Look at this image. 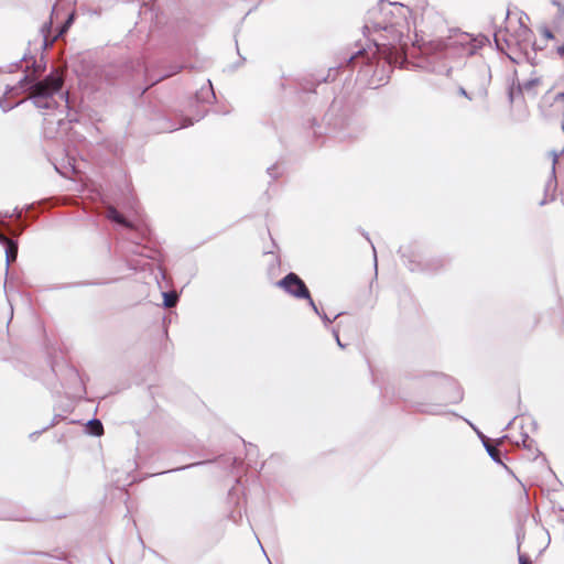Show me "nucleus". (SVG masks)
<instances>
[{
    "mask_svg": "<svg viewBox=\"0 0 564 564\" xmlns=\"http://www.w3.org/2000/svg\"><path fill=\"white\" fill-rule=\"evenodd\" d=\"M377 12L376 9L368 11V18L362 26V34L367 39L368 45L365 47L360 45L358 50L349 56L344 57L345 64L340 63L336 67H330L326 76L315 77L313 80H305L301 84V89L305 93L315 91L321 83L335 80L337 73L343 67L355 68L359 65L356 80L361 85L377 88L388 83L390 74L393 70V62L397 54L394 44L389 40L386 34H380L378 39H369L371 32H386L392 35L393 40H400L401 33L391 23L371 22V17Z\"/></svg>",
    "mask_w": 564,
    "mask_h": 564,
    "instance_id": "1",
    "label": "nucleus"
},
{
    "mask_svg": "<svg viewBox=\"0 0 564 564\" xmlns=\"http://www.w3.org/2000/svg\"><path fill=\"white\" fill-rule=\"evenodd\" d=\"M32 59L31 67L35 75L25 74L18 83V86L23 90L31 91L30 99L33 105L39 109L52 110L54 116L57 115L55 122L62 126L64 120L67 119L69 123L77 122L76 113H72L70 101L68 93L63 91V77L55 69L51 70L46 76L40 78L46 69V62L42 55L37 62L34 56L24 54L21 62H29Z\"/></svg>",
    "mask_w": 564,
    "mask_h": 564,
    "instance_id": "2",
    "label": "nucleus"
},
{
    "mask_svg": "<svg viewBox=\"0 0 564 564\" xmlns=\"http://www.w3.org/2000/svg\"><path fill=\"white\" fill-rule=\"evenodd\" d=\"M325 131L318 126L319 130H314V135L319 137L324 133H333L341 141H354L360 138L367 128L365 120L355 113L344 96H337L333 99L330 106L323 117Z\"/></svg>",
    "mask_w": 564,
    "mask_h": 564,
    "instance_id": "3",
    "label": "nucleus"
},
{
    "mask_svg": "<svg viewBox=\"0 0 564 564\" xmlns=\"http://www.w3.org/2000/svg\"><path fill=\"white\" fill-rule=\"evenodd\" d=\"M106 217L110 220L119 232V238L131 245V248L127 251L116 249V253L119 258L124 261L126 265L130 270H137V265L132 260L128 259V253L145 257L153 259L155 252L151 249L148 243L150 242V229L144 224H137L128 219L117 208L109 207L106 212Z\"/></svg>",
    "mask_w": 564,
    "mask_h": 564,
    "instance_id": "4",
    "label": "nucleus"
},
{
    "mask_svg": "<svg viewBox=\"0 0 564 564\" xmlns=\"http://www.w3.org/2000/svg\"><path fill=\"white\" fill-rule=\"evenodd\" d=\"M403 264L412 272L436 273L448 263L445 257H432L423 259L415 246H401L398 250Z\"/></svg>",
    "mask_w": 564,
    "mask_h": 564,
    "instance_id": "5",
    "label": "nucleus"
},
{
    "mask_svg": "<svg viewBox=\"0 0 564 564\" xmlns=\"http://www.w3.org/2000/svg\"><path fill=\"white\" fill-rule=\"evenodd\" d=\"M429 378L435 394L445 400V404H458L463 401L464 391L453 377L433 372L429 375Z\"/></svg>",
    "mask_w": 564,
    "mask_h": 564,
    "instance_id": "6",
    "label": "nucleus"
},
{
    "mask_svg": "<svg viewBox=\"0 0 564 564\" xmlns=\"http://www.w3.org/2000/svg\"><path fill=\"white\" fill-rule=\"evenodd\" d=\"M275 285L295 299L307 300L312 310H316V304L311 296V292L305 282L294 272H289L279 280Z\"/></svg>",
    "mask_w": 564,
    "mask_h": 564,
    "instance_id": "7",
    "label": "nucleus"
},
{
    "mask_svg": "<svg viewBox=\"0 0 564 564\" xmlns=\"http://www.w3.org/2000/svg\"><path fill=\"white\" fill-rule=\"evenodd\" d=\"M170 54L177 58V62L171 63L164 67V73L159 76L156 79L152 82L158 83L162 79L169 78L178 74L182 69L191 67L186 62L193 55V47L188 44L186 45H175L170 48Z\"/></svg>",
    "mask_w": 564,
    "mask_h": 564,
    "instance_id": "8",
    "label": "nucleus"
},
{
    "mask_svg": "<svg viewBox=\"0 0 564 564\" xmlns=\"http://www.w3.org/2000/svg\"><path fill=\"white\" fill-rule=\"evenodd\" d=\"M153 129L158 132H172L181 128H186L193 124L188 118L172 119L166 113H158L152 118Z\"/></svg>",
    "mask_w": 564,
    "mask_h": 564,
    "instance_id": "9",
    "label": "nucleus"
},
{
    "mask_svg": "<svg viewBox=\"0 0 564 564\" xmlns=\"http://www.w3.org/2000/svg\"><path fill=\"white\" fill-rule=\"evenodd\" d=\"M0 245L3 247L6 252V271L8 272L10 263L15 261L18 257V239L10 238L4 232L0 231Z\"/></svg>",
    "mask_w": 564,
    "mask_h": 564,
    "instance_id": "10",
    "label": "nucleus"
},
{
    "mask_svg": "<svg viewBox=\"0 0 564 564\" xmlns=\"http://www.w3.org/2000/svg\"><path fill=\"white\" fill-rule=\"evenodd\" d=\"M508 438V435H503L501 436L500 438L497 440V443L496 445H492L491 443L490 444H485V449L486 452L488 453V455L490 456V458L498 465H501L503 466L507 470H509V467L503 463L502 458H503V454L502 452L498 448L501 443Z\"/></svg>",
    "mask_w": 564,
    "mask_h": 564,
    "instance_id": "11",
    "label": "nucleus"
},
{
    "mask_svg": "<svg viewBox=\"0 0 564 564\" xmlns=\"http://www.w3.org/2000/svg\"><path fill=\"white\" fill-rule=\"evenodd\" d=\"M17 90V86H7L4 95L0 97V108L3 112L10 111L23 102L22 100H10Z\"/></svg>",
    "mask_w": 564,
    "mask_h": 564,
    "instance_id": "12",
    "label": "nucleus"
},
{
    "mask_svg": "<svg viewBox=\"0 0 564 564\" xmlns=\"http://www.w3.org/2000/svg\"><path fill=\"white\" fill-rule=\"evenodd\" d=\"M445 404L441 403H423V402H414L412 403V409L415 412L423 413V414H430V415H440L443 414V406Z\"/></svg>",
    "mask_w": 564,
    "mask_h": 564,
    "instance_id": "13",
    "label": "nucleus"
},
{
    "mask_svg": "<svg viewBox=\"0 0 564 564\" xmlns=\"http://www.w3.org/2000/svg\"><path fill=\"white\" fill-rule=\"evenodd\" d=\"M533 37V31L529 26H519L512 40L516 45L521 47L523 44H529Z\"/></svg>",
    "mask_w": 564,
    "mask_h": 564,
    "instance_id": "14",
    "label": "nucleus"
},
{
    "mask_svg": "<svg viewBox=\"0 0 564 564\" xmlns=\"http://www.w3.org/2000/svg\"><path fill=\"white\" fill-rule=\"evenodd\" d=\"M11 217H15V218L21 217V210L19 209V207H15L12 213L0 212V226L4 227L9 232L19 236L23 231L24 228L21 227V228H18L17 230L11 229V227L4 220L6 218H11Z\"/></svg>",
    "mask_w": 564,
    "mask_h": 564,
    "instance_id": "15",
    "label": "nucleus"
},
{
    "mask_svg": "<svg viewBox=\"0 0 564 564\" xmlns=\"http://www.w3.org/2000/svg\"><path fill=\"white\" fill-rule=\"evenodd\" d=\"M494 42H495L496 48L499 52H505L506 47L511 48L513 45L512 36L508 37V36L503 35L501 30H497L494 33Z\"/></svg>",
    "mask_w": 564,
    "mask_h": 564,
    "instance_id": "16",
    "label": "nucleus"
},
{
    "mask_svg": "<svg viewBox=\"0 0 564 564\" xmlns=\"http://www.w3.org/2000/svg\"><path fill=\"white\" fill-rule=\"evenodd\" d=\"M118 280H119V278L93 280V281H83V282H77V283H73V284H65V285L55 286L54 289H63V288H68V286L107 285V284L115 283Z\"/></svg>",
    "mask_w": 564,
    "mask_h": 564,
    "instance_id": "17",
    "label": "nucleus"
},
{
    "mask_svg": "<svg viewBox=\"0 0 564 564\" xmlns=\"http://www.w3.org/2000/svg\"><path fill=\"white\" fill-rule=\"evenodd\" d=\"M207 87H202L200 90L195 94V98L198 102H209L210 98H216L210 80H207Z\"/></svg>",
    "mask_w": 564,
    "mask_h": 564,
    "instance_id": "18",
    "label": "nucleus"
},
{
    "mask_svg": "<svg viewBox=\"0 0 564 564\" xmlns=\"http://www.w3.org/2000/svg\"><path fill=\"white\" fill-rule=\"evenodd\" d=\"M85 431L88 435L100 436L104 433V426L99 419H91L87 422Z\"/></svg>",
    "mask_w": 564,
    "mask_h": 564,
    "instance_id": "19",
    "label": "nucleus"
},
{
    "mask_svg": "<svg viewBox=\"0 0 564 564\" xmlns=\"http://www.w3.org/2000/svg\"><path fill=\"white\" fill-rule=\"evenodd\" d=\"M521 444L523 448L528 451L534 449V459H536L539 456L542 455V452L535 446V441L532 440L528 433L522 432L521 433Z\"/></svg>",
    "mask_w": 564,
    "mask_h": 564,
    "instance_id": "20",
    "label": "nucleus"
},
{
    "mask_svg": "<svg viewBox=\"0 0 564 564\" xmlns=\"http://www.w3.org/2000/svg\"><path fill=\"white\" fill-rule=\"evenodd\" d=\"M162 296H163L162 305L165 308L175 306L176 303L178 302V297H180L175 291L162 292Z\"/></svg>",
    "mask_w": 564,
    "mask_h": 564,
    "instance_id": "21",
    "label": "nucleus"
},
{
    "mask_svg": "<svg viewBox=\"0 0 564 564\" xmlns=\"http://www.w3.org/2000/svg\"><path fill=\"white\" fill-rule=\"evenodd\" d=\"M540 83L539 78H531L518 85L517 94L522 95L524 91L530 93Z\"/></svg>",
    "mask_w": 564,
    "mask_h": 564,
    "instance_id": "22",
    "label": "nucleus"
},
{
    "mask_svg": "<svg viewBox=\"0 0 564 564\" xmlns=\"http://www.w3.org/2000/svg\"><path fill=\"white\" fill-rule=\"evenodd\" d=\"M432 73H435V74H441V75H445V76H449L451 72H452V67L447 66V64L445 63H441V62H437L435 65L431 66V68H429Z\"/></svg>",
    "mask_w": 564,
    "mask_h": 564,
    "instance_id": "23",
    "label": "nucleus"
},
{
    "mask_svg": "<svg viewBox=\"0 0 564 564\" xmlns=\"http://www.w3.org/2000/svg\"><path fill=\"white\" fill-rule=\"evenodd\" d=\"M25 519V517L21 516L18 512L0 511V520L23 521Z\"/></svg>",
    "mask_w": 564,
    "mask_h": 564,
    "instance_id": "24",
    "label": "nucleus"
},
{
    "mask_svg": "<svg viewBox=\"0 0 564 564\" xmlns=\"http://www.w3.org/2000/svg\"><path fill=\"white\" fill-rule=\"evenodd\" d=\"M314 313L316 315H318L321 317V319L323 321L324 325L327 327L328 325H330L337 317H339L340 315H343V313H338L336 314L333 318H329L328 315L325 313V312H322L318 310V307L316 306V310H313Z\"/></svg>",
    "mask_w": 564,
    "mask_h": 564,
    "instance_id": "25",
    "label": "nucleus"
},
{
    "mask_svg": "<svg viewBox=\"0 0 564 564\" xmlns=\"http://www.w3.org/2000/svg\"><path fill=\"white\" fill-rule=\"evenodd\" d=\"M209 463H212V460L196 462V463L188 464V465H185V466H182V467H177V468H173V469H170V470H166V471H162L161 474L185 470V469H189V468H193V467H196V466H202V465L209 464Z\"/></svg>",
    "mask_w": 564,
    "mask_h": 564,
    "instance_id": "26",
    "label": "nucleus"
},
{
    "mask_svg": "<svg viewBox=\"0 0 564 564\" xmlns=\"http://www.w3.org/2000/svg\"><path fill=\"white\" fill-rule=\"evenodd\" d=\"M267 173L272 180H276L282 175L280 171V166L278 164H273L267 169Z\"/></svg>",
    "mask_w": 564,
    "mask_h": 564,
    "instance_id": "27",
    "label": "nucleus"
},
{
    "mask_svg": "<svg viewBox=\"0 0 564 564\" xmlns=\"http://www.w3.org/2000/svg\"><path fill=\"white\" fill-rule=\"evenodd\" d=\"M518 561L519 564H532L530 556L520 552V542L518 543Z\"/></svg>",
    "mask_w": 564,
    "mask_h": 564,
    "instance_id": "28",
    "label": "nucleus"
},
{
    "mask_svg": "<svg viewBox=\"0 0 564 564\" xmlns=\"http://www.w3.org/2000/svg\"><path fill=\"white\" fill-rule=\"evenodd\" d=\"M69 375H70V378H72L73 380L78 381V383H79V386H80V390H82L83 392H85V388H84L83 381H82V379H80V377H79V373H78L76 370L70 369V370H69Z\"/></svg>",
    "mask_w": 564,
    "mask_h": 564,
    "instance_id": "29",
    "label": "nucleus"
},
{
    "mask_svg": "<svg viewBox=\"0 0 564 564\" xmlns=\"http://www.w3.org/2000/svg\"><path fill=\"white\" fill-rule=\"evenodd\" d=\"M74 19H75V14L70 13L68 15V18L66 19L65 24H64L63 29L61 30L59 34H63L70 26V24L74 22Z\"/></svg>",
    "mask_w": 564,
    "mask_h": 564,
    "instance_id": "30",
    "label": "nucleus"
},
{
    "mask_svg": "<svg viewBox=\"0 0 564 564\" xmlns=\"http://www.w3.org/2000/svg\"><path fill=\"white\" fill-rule=\"evenodd\" d=\"M229 518H230L235 523H238V522L241 520V518H242V513H241V511H240V510H239V511H237V512H236V511H232V512L230 513Z\"/></svg>",
    "mask_w": 564,
    "mask_h": 564,
    "instance_id": "31",
    "label": "nucleus"
},
{
    "mask_svg": "<svg viewBox=\"0 0 564 564\" xmlns=\"http://www.w3.org/2000/svg\"><path fill=\"white\" fill-rule=\"evenodd\" d=\"M61 417H62V415H59V414L55 415V416L53 417V420L51 421V423H50V424H47L46 426H44V427L42 429V431H47L48 429L53 427V426L57 423L58 419H61Z\"/></svg>",
    "mask_w": 564,
    "mask_h": 564,
    "instance_id": "32",
    "label": "nucleus"
},
{
    "mask_svg": "<svg viewBox=\"0 0 564 564\" xmlns=\"http://www.w3.org/2000/svg\"><path fill=\"white\" fill-rule=\"evenodd\" d=\"M477 436L479 437L484 446L485 444H490V440L481 431L478 432Z\"/></svg>",
    "mask_w": 564,
    "mask_h": 564,
    "instance_id": "33",
    "label": "nucleus"
},
{
    "mask_svg": "<svg viewBox=\"0 0 564 564\" xmlns=\"http://www.w3.org/2000/svg\"><path fill=\"white\" fill-rule=\"evenodd\" d=\"M552 155H553L552 175L554 176L555 175V164L557 162L560 154L556 153L555 151H552Z\"/></svg>",
    "mask_w": 564,
    "mask_h": 564,
    "instance_id": "34",
    "label": "nucleus"
},
{
    "mask_svg": "<svg viewBox=\"0 0 564 564\" xmlns=\"http://www.w3.org/2000/svg\"><path fill=\"white\" fill-rule=\"evenodd\" d=\"M542 34H543V36H544L545 39H549V40H551V39H553V37H554V35H553L552 31H551L550 29H547V28H545V29L543 30Z\"/></svg>",
    "mask_w": 564,
    "mask_h": 564,
    "instance_id": "35",
    "label": "nucleus"
},
{
    "mask_svg": "<svg viewBox=\"0 0 564 564\" xmlns=\"http://www.w3.org/2000/svg\"><path fill=\"white\" fill-rule=\"evenodd\" d=\"M44 431L42 430H39V431H35V432H32L30 435H29V438L32 440V441H35Z\"/></svg>",
    "mask_w": 564,
    "mask_h": 564,
    "instance_id": "36",
    "label": "nucleus"
},
{
    "mask_svg": "<svg viewBox=\"0 0 564 564\" xmlns=\"http://www.w3.org/2000/svg\"><path fill=\"white\" fill-rule=\"evenodd\" d=\"M333 335H334V337H335V339H336L337 345H338L339 347L344 348V345L341 344V340L339 339L338 332H337L335 328L333 329Z\"/></svg>",
    "mask_w": 564,
    "mask_h": 564,
    "instance_id": "37",
    "label": "nucleus"
},
{
    "mask_svg": "<svg viewBox=\"0 0 564 564\" xmlns=\"http://www.w3.org/2000/svg\"><path fill=\"white\" fill-rule=\"evenodd\" d=\"M508 97H509V100L510 102H513L514 101V98H516V93L513 90V88L511 87L508 91Z\"/></svg>",
    "mask_w": 564,
    "mask_h": 564,
    "instance_id": "38",
    "label": "nucleus"
},
{
    "mask_svg": "<svg viewBox=\"0 0 564 564\" xmlns=\"http://www.w3.org/2000/svg\"><path fill=\"white\" fill-rule=\"evenodd\" d=\"M458 94H459L460 96H464V97L468 98V99H471V98H470V96L468 95V93L466 91V89H465V88H463V87H459V89H458Z\"/></svg>",
    "mask_w": 564,
    "mask_h": 564,
    "instance_id": "39",
    "label": "nucleus"
},
{
    "mask_svg": "<svg viewBox=\"0 0 564 564\" xmlns=\"http://www.w3.org/2000/svg\"><path fill=\"white\" fill-rule=\"evenodd\" d=\"M51 28H52V22L44 23L43 26L41 28V31L44 33L46 30L50 31Z\"/></svg>",
    "mask_w": 564,
    "mask_h": 564,
    "instance_id": "40",
    "label": "nucleus"
},
{
    "mask_svg": "<svg viewBox=\"0 0 564 564\" xmlns=\"http://www.w3.org/2000/svg\"><path fill=\"white\" fill-rule=\"evenodd\" d=\"M468 425L471 426V429L476 432V434H478V432H480L469 420L467 419H464Z\"/></svg>",
    "mask_w": 564,
    "mask_h": 564,
    "instance_id": "41",
    "label": "nucleus"
},
{
    "mask_svg": "<svg viewBox=\"0 0 564 564\" xmlns=\"http://www.w3.org/2000/svg\"><path fill=\"white\" fill-rule=\"evenodd\" d=\"M468 425L471 426V429L476 432V434H478V432H480L469 420L467 419H464Z\"/></svg>",
    "mask_w": 564,
    "mask_h": 564,
    "instance_id": "42",
    "label": "nucleus"
},
{
    "mask_svg": "<svg viewBox=\"0 0 564 564\" xmlns=\"http://www.w3.org/2000/svg\"><path fill=\"white\" fill-rule=\"evenodd\" d=\"M555 100L556 101H560V100H564V91L563 93H558L555 97Z\"/></svg>",
    "mask_w": 564,
    "mask_h": 564,
    "instance_id": "43",
    "label": "nucleus"
},
{
    "mask_svg": "<svg viewBox=\"0 0 564 564\" xmlns=\"http://www.w3.org/2000/svg\"><path fill=\"white\" fill-rule=\"evenodd\" d=\"M47 35L46 34H43V48L45 50L46 46H47Z\"/></svg>",
    "mask_w": 564,
    "mask_h": 564,
    "instance_id": "44",
    "label": "nucleus"
},
{
    "mask_svg": "<svg viewBox=\"0 0 564 564\" xmlns=\"http://www.w3.org/2000/svg\"><path fill=\"white\" fill-rule=\"evenodd\" d=\"M557 54L563 56L564 55V44L557 47Z\"/></svg>",
    "mask_w": 564,
    "mask_h": 564,
    "instance_id": "45",
    "label": "nucleus"
},
{
    "mask_svg": "<svg viewBox=\"0 0 564 564\" xmlns=\"http://www.w3.org/2000/svg\"><path fill=\"white\" fill-rule=\"evenodd\" d=\"M34 554L36 555H41V556H51L48 553L46 552H34Z\"/></svg>",
    "mask_w": 564,
    "mask_h": 564,
    "instance_id": "46",
    "label": "nucleus"
},
{
    "mask_svg": "<svg viewBox=\"0 0 564 564\" xmlns=\"http://www.w3.org/2000/svg\"><path fill=\"white\" fill-rule=\"evenodd\" d=\"M517 419V416H513V419L506 425L505 430H508L511 424L514 422V420Z\"/></svg>",
    "mask_w": 564,
    "mask_h": 564,
    "instance_id": "47",
    "label": "nucleus"
},
{
    "mask_svg": "<svg viewBox=\"0 0 564 564\" xmlns=\"http://www.w3.org/2000/svg\"><path fill=\"white\" fill-rule=\"evenodd\" d=\"M371 247L373 249L375 264L377 265V252H376L375 246L372 243H371Z\"/></svg>",
    "mask_w": 564,
    "mask_h": 564,
    "instance_id": "48",
    "label": "nucleus"
},
{
    "mask_svg": "<svg viewBox=\"0 0 564 564\" xmlns=\"http://www.w3.org/2000/svg\"><path fill=\"white\" fill-rule=\"evenodd\" d=\"M362 236H364V237H365V238H366V239L371 243L370 238H369V236H368V232H365V231H364V232H362Z\"/></svg>",
    "mask_w": 564,
    "mask_h": 564,
    "instance_id": "49",
    "label": "nucleus"
},
{
    "mask_svg": "<svg viewBox=\"0 0 564 564\" xmlns=\"http://www.w3.org/2000/svg\"><path fill=\"white\" fill-rule=\"evenodd\" d=\"M310 122H311V127L314 128L316 124V119H312V120H310Z\"/></svg>",
    "mask_w": 564,
    "mask_h": 564,
    "instance_id": "50",
    "label": "nucleus"
},
{
    "mask_svg": "<svg viewBox=\"0 0 564 564\" xmlns=\"http://www.w3.org/2000/svg\"><path fill=\"white\" fill-rule=\"evenodd\" d=\"M508 57L510 58V61H511V62H513V63H519V62H518L513 56L508 55Z\"/></svg>",
    "mask_w": 564,
    "mask_h": 564,
    "instance_id": "51",
    "label": "nucleus"
},
{
    "mask_svg": "<svg viewBox=\"0 0 564 564\" xmlns=\"http://www.w3.org/2000/svg\"><path fill=\"white\" fill-rule=\"evenodd\" d=\"M44 121L47 122V123H53L54 122V120H52L50 118H46V117L44 118Z\"/></svg>",
    "mask_w": 564,
    "mask_h": 564,
    "instance_id": "52",
    "label": "nucleus"
},
{
    "mask_svg": "<svg viewBox=\"0 0 564 564\" xmlns=\"http://www.w3.org/2000/svg\"><path fill=\"white\" fill-rule=\"evenodd\" d=\"M519 26H527L521 18L519 19Z\"/></svg>",
    "mask_w": 564,
    "mask_h": 564,
    "instance_id": "53",
    "label": "nucleus"
},
{
    "mask_svg": "<svg viewBox=\"0 0 564 564\" xmlns=\"http://www.w3.org/2000/svg\"><path fill=\"white\" fill-rule=\"evenodd\" d=\"M106 560H107L108 564H113L112 560L109 556H107Z\"/></svg>",
    "mask_w": 564,
    "mask_h": 564,
    "instance_id": "54",
    "label": "nucleus"
},
{
    "mask_svg": "<svg viewBox=\"0 0 564 564\" xmlns=\"http://www.w3.org/2000/svg\"><path fill=\"white\" fill-rule=\"evenodd\" d=\"M55 557H56V558H58V560H65L64 554H63V555H61V556H55Z\"/></svg>",
    "mask_w": 564,
    "mask_h": 564,
    "instance_id": "55",
    "label": "nucleus"
},
{
    "mask_svg": "<svg viewBox=\"0 0 564 564\" xmlns=\"http://www.w3.org/2000/svg\"><path fill=\"white\" fill-rule=\"evenodd\" d=\"M532 425H533L534 429H536V426H538L535 421H532Z\"/></svg>",
    "mask_w": 564,
    "mask_h": 564,
    "instance_id": "56",
    "label": "nucleus"
},
{
    "mask_svg": "<svg viewBox=\"0 0 564 564\" xmlns=\"http://www.w3.org/2000/svg\"><path fill=\"white\" fill-rule=\"evenodd\" d=\"M545 203H546V202H545V199H543V200H541V202H540V205L542 206V205H544Z\"/></svg>",
    "mask_w": 564,
    "mask_h": 564,
    "instance_id": "57",
    "label": "nucleus"
},
{
    "mask_svg": "<svg viewBox=\"0 0 564 564\" xmlns=\"http://www.w3.org/2000/svg\"><path fill=\"white\" fill-rule=\"evenodd\" d=\"M440 54L434 55L432 58H438Z\"/></svg>",
    "mask_w": 564,
    "mask_h": 564,
    "instance_id": "58",
    "label": "nucleus"
},
{
    "mask_svg": "<svg viewBox=\"0 0 564 564\" xmlns=\"http://www.w3.org/2000/svg\"><path fill=\"white\" fill-rule=\"evenodd\" d=\"M1 72H3V68H2V67H0V73H1Z\"/></svg>",
    "mask_w": 564,
    "mask_h": 564,
    "instance_id": "59",
    "label": "nucleus"
}]
</instances>
